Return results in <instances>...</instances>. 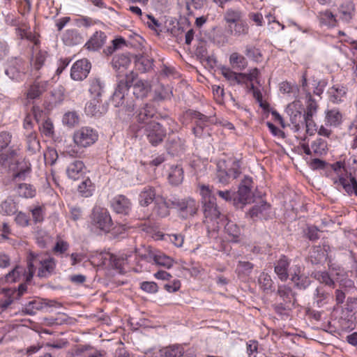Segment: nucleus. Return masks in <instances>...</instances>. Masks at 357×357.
I'll use <instances>...</instances> for the list:
<instances>
[{
  "label": "nucleus",
  "instance_id": "1a4fd4ad",
  "mask_svg": "<svg viewBox=\"0 0 357 357\" xmlns=\"http://www.w3.org/2000/svg\"><path fill=\"white\" fill-rule=\"evenodd\" d=\"M139 256L142 259H144L148 262L154 261L155 264L164 266L167 268H171L174 264V260L172 258L160 252H155L151 250H149L144 254H139Z\"/></svg>",
  "mask_w": 357,
  "mask_h": 357
},
{
  "label": "nucleus",
  "instance_id": "dca6fc26",
  "mask_svg": "<svg viewBox=\"0 0 357 357\" xmlns=\"http://www.w3.org/2000/svg\"><path fill=\"white\" fill-rule=\"evenodd\" d=\"M192 117L195 120L196 127L193 128V133L199 137L202 135L203 128L215 123V119L212 116H207L199 112H192Z\"/></svg>",
  "mask_w": 357,
  "mask_h": 357
},
{
  "label": "nucleus",
  "instance_id": "58836bf2",
  "mask_svg": "<svg viewBox=\"0 0 357 357\" xmlns=\"http://www.w3.org/2000/svg\"><path fill=\"white\" fill-rule=\"evenodd\" d=\"M153 211L158 216L162 218L166 217L169 215V206L164 197L158 195L156 201L155 202Z\"/></svg>",
  "mask_w": 357,
  "mask_h": 357
},
{
  "label": "nucleus",
  "instance_id": "13d9d810",
  "mask_svg": "<svg viewBox=\"0 0 357 357\" xmlns=\"http://www.w3.org/2000/svg\"><path fill=\"white\" fill-rule=\"evenodd\" d=\"M303 126H305L306 132L313 135L317 130L316 124L313 120V116H309L308 114H303Z\"/></svg>",
  "mask_w": 357,
  "mask_h": 357
},
{
  "label": "nucleus",
  "instance_id": "cd10ccee",
  "mask_svg": "<svg viewBox=\"0 0 357 357\" xmlns=\"http://www.w3.org/2000/svg\"><path fill=\"white\" fill-rule=\"evenodd\" d=\"M28 268L25 269L23 266H15L9 273L5 275V281L8 283H13L20 281L23 275L26 282Z\"/></svg>",
  "mask_w": 357,
  "mask_h": 357
},
{
  "label": "nucleus",
  "instance_id": "7ed1b4c3",
  "mask_svg": "<svg viewBox=\"0 0 357 357\" xmlns=\"http://www.w3.org/2000/svg\"><path fill=\"white\" fill-rule=\"evenodd\" d=\"M240 174L239 161L236 158L220 160L217 162L216 178L223 185L228 184L231 179L236 178Z\"/></svg>",
  "mask_w": 357,
  "mask_h": 357
},
{
  "label": "nucleus",
  "instance_id": "2f4dec72",
  "mask_svg": "<svg viewBox=\"0 0 357 357\" xmlns=\"http://www.w3.org/2000/svg\"><path fill=\"white\" fill-rule=\"evenodd\" d=\"M342 121V115L337 109L326 111L325 123L327 126L336 127Z\"/></svg>",
  "mask_w": 357,
  "mask_h": 357
},
{
  "label": "nucleus",
  "instance_id": "ea45409f",
  "mask_svg": "<svg viewBox=\"0 0 357 357\" xmlns=\"http://www.w3.org/2000/svg\"><path fill=\"white\" fill-rule=\"evenodd\" d=\"M327 254L321 247H314L310 252L309 259L312 264H317L326 259Z\"/></svg>",
  "mask_w": 357,
  "mask_h": 357
},
{
  "label": "nucleus",
  "instance_id": "052dcab7",
  "mask_svg": "<svg viewBox=\"0 0 357 357\" xmlns=\"http://www.w3.org/2000/svg\"><path fill=\"white\" fill-rule=\"evenodd\" d=\"M291 280L300 289H305L310 284V280L305 275L291 277Z\"/></svg>",
  "mask_w": 357,
  "mask_h": 357
},
{
  "label": "nucleus",
  "instance_id": "f704fd0d",
  "mask_svg": "<svg viewBox=\"0 0 357 357\" xmlns=\"http://www.w3.org/2000/svg\"><path fill=\"white\" fill-rule=\"evenodd\" d=\"M225 233L230 238V241L233 242H238L240 240L241 235V230L239 226L235 222L229 220L225 226Z\"/></svg>",
  "mask_w": 357,
  "mask_h": 357
},
{
  "label": "nucleus",
  "instance_id": "f03ea898",
  "mask_svg": "<svg viewBox=\"0 0 357 357\" xmlns=\"http://www.w3.org/2000/svg\"><path fill=\"white\" fill-rule=\"evenodd\" d=\"M26 261L28 262L26 282L32 280L36 266L38 265L40 266L38 271L39 278H48L54 272L56 268V260L50 256L29 252Z\"/></svg>",
  "mask_w": 357,
  "mask_h": 357
},
{
  "label": "nucleus",
  "instance_id": "4c0bfd02",
  "mask_svg": "<svg viewBox=\"0 0 357 357\" xmlns=\"http://www.w3.org/2000/svg\"><path fill=\"white\" fill-rule=\"evenodd\" d=\"M47 82H35L33 84H32L28 92L27 97L31 99H35L39 97L47 88Z\"/></svg>",
  "mask_w": 357,
  "mask_h": 357
},
{
  "label": "nucleus",
  "instance_id": "e433bc0d",
  "mask_svg": "<svg viewBox=\"0 0 357 357\" xmlns=\"http://www.w3.org/2000/svg\"><path fill=\"white\" fill-rule=\"evenodd\" d=\"M100 98H91V100L86 103L84 112L88 116H97L101 114L100 112Z\"/></svg>",
  "mask_w": 357,
  "mask_h": 357
},
{
  "label": "nucleus",
  "instance_id": "423d86ee",
  "mask_svg": "<svg viewBox=\"0 0 357 357\" xmlns=\"http://www.w3.org/2000/svg\"><path fill=\"white\" fill-rule=\"evenodd\" d=\"M91 224L98 229L108 232L112 226V220L107 209L100 206H95L90 217Z\"/></svg>",
  "mask_w": 357,
  "mask_h": 357
},
{
  "label": "nucleus",
  "instance_id": "4d7b16f0",
  "mask_svg": "<svg viewBox=\"0 0 357 357\" xmlns=\"http://www.w3.org/2000/svg\"><path fill=\"white\" fill-rule=\"evenodd\" d=\"M306 98L308 99L306 112L304 114H308L309 116H314L317 112L318 105L317 102L312 99L310 93H307Z\"/></svg>",
  "mask_w": 357,
  "mask_h": 357
},
{
  "label": "nucleus",
  "instance_id": "2eb2a0df",
  "mask_svg": "<svg viewBox=\"0 0 357 357\" xmlns=\"http://www.w3.org/2000/svg\"><path fill=\"white\" fill-rule=\"evenodd\" d=\"M252 180L250 177L246 176L242 181L239 185L238 190V202L242 204L243 207L244 205L249 204L252 201L251 197V183Z\"/></svg>",
  "mask_w": 357,
  "mask_h": 357
},
{
  "label": "nucleus",
  "instance_id": "49530a36",
  "mask_svg": "<svg viewBox=\"0 0 357 357\" xmlns=\"http://www.w3.org/2000/svg\"><path fill=\"white\" fill-rule=\"evenodd\" d=\"M183 179V171L179 166L172 167L169 174V181L172 185L180 184Z\"/></svg>",
  "mask_w": 357,
  "mask_h": 357
},
{
  "label": "nucleus",
  "instance_id": "680f3d73",
  "mask_svg": "<svg viewBox=\"0 0 357 357\" xmlns=\"http://www.w3.org/2000/svg\"><path fill=\"white\" fill-rule=\"evenodd\" d=\"M328 295L327 294H326L319 288H317L316 294L314 295V303H316L317 307H320L326 303V299L328 298Z\"/></svg>",
  "mask_w": 357,
  "mask_h": 357
},
{
  "label": "nucleus",
  "instance_id": "5701e85b",
  "mask_svg": "<svg viewBox=\"0 0 357 357\" xmlns=\"http://www.w3.org/2000/svg\"><path fill=\"white\" fill-rule=\"evenodd\" d=\"M155 188L150 185L144 187L139 194V203L142 206H147L157 199Z\"/></svg>",
  "mask_w": 357,
  "mask_h": 357
},
{
  "label": "nucleus",
  "instance_id": "8fccbe9b",
  "mask_svg": "<svg viewBox=\"0 0 357 357\" xmlns=\"http://www.w3.org/2000/svg\"><path fill=\"white\" fill-rule=\"evenodd\" d=\"M328 166L330 168V169H331L335 174V176H331V178H340L341 177H345L347 176V171L343 162L339 161L333 164L328 165Z\"/></svg>",
  "mask_w": 357,
  "mask_h": 357
},
{
  "label": "nucleus",
  "instance_id": "a19ab883",
  "mask_svg": "<svg viewBox=\"0 0 357 357\" xmlns=\"http://www.w3.org/2000/svg\"><path fill=\"white\" fill-rule=\"evenodd\" d=\"M75 354L80 357H105V352L92 350L89 346H82L75 351Z\"/></svg>",
  "mask_w": 357,
  "mask_h": 357
},
{
  "label": "nucleus",
  "instance_id": "37998d69",
  "mask_svg": "<svg viewBox=\"0 0 357 357\" xmlns=\"http://www.w3.org/2000/svg\"><path fill=\"white\" fill-rule=\"evenodd\" d=\"M77 190L82 197H89L93 195L95 185L89 178H86L78 185Z\"/></svg>",
  "mask_w": 357,
  "mask_h": 357
},
{
  "label": "nucleus",
  "instance_id": "aec40b11",
  "mask_svg": "<svg viewBox=\"0 0 357 357\" xmlns=\"http://www.w3.org/2000/svg\"><path fill=\"white\" fill-rule=\"evenodd\" d=\"M84 165L80 160H72L66 167L68 177L73 180H78L84 174Z\"/></svg>",
  "mask_w": 357,
  "mask_h": 357
},
{
  "label": "nucleus",
  "instance_id": "20e7f679",
  "mask_svg": "<svg viewBox=\"0 0 357 357\" xmlns=\"http://www.w3.org/2000/svg\"><path fill=\"white\" fill-rule=\"evenodd\" d=\"M200 194L202 197L204 213L206 222L216 221L220 218V212L216 204V199L212 189L208 185H202L200 188Z\"/></svg>",
  "mask_w": 357,
  "mask_h": 357
},
{
  "label": "nucleus",
  "instance_id": "6e6552de",
  "mask_svg": "<svg viewBox=\"0 0 357 357\" xmlns=\"http://www.w3.org/2000/svg\"><path fill=\"white\" fill-rule=\"evenodd\" d=\"M27 64L20 58H13L8 61L5 73L13 80L20 81L26 73Z\"/></svg>",
  "mask_w": 357,
  "mask_h": 357
},
{
  "label": "nucleus",
  "instance_id": "0eeeda50",
  "mask_svg": "<svg viewBox=\"0 0 357 357\" xmlns=\"http://www.w3.org/2000/svg\"><path fill=\"white\" fill-rule=\"evenodd\" d=\"M148 141L153 145L157 146L161 143L166 135V130L157 122H151L146 126H141Z\"/></svg>",
  "mask_w": 357,
  "mask_h": 357
},
{
  "label": "nucleus",
  "instance_id": "e2e57ef3",
  "mask_svg": "<svg viewBox=\"0 0 357 357\" xmlns=\"http://www.w3.org/2000/svg\"><path fill=\"white\" fill-rule=\"evenodd\" d=\"M40 132L47 137H52L54 134V126L50 119L45 120L40 126Z\"/></svg>",
  "mask_w": 357,
  "mask_h": 357
},
{
  "label": "nucleus",
  "instance_id": "a878e982",
  "mask_svg": "<svg viewBox=\"0 0 357 357\" xmlns=\"http://www.w3.org/2000/svg\"><path fill=\"white\" fill-rule=\"evenodd\" d=\"M289 261L285 256H282L275 265V273L282 281H286L289 278L288 268Z\"/></svg>",
  "mask_w": 357,
  "mask_h": 357
},
{
  "label": "nucleus",
  "instance_id": "09e8293b",
  "mask_svg": "<svg viewBox=\"0 0 357 357\" xmlns=\"http://www.w3.org/2000/svg\"><path fill=\"white\" fill-rule=\"evenodd\" d=\"M290 116V121L294 126V129L295 131H298L302 127H303V115L302 114V112L300 110L296 111H290L288 112Z\"/></svg>",
  "mask_w": 357,
  "mask_h": 357
},
{
  "label": "nucleus",
  "instance_id": "3c124183",
  "mask_svg": "<svg viewBox=\"0 0 357 357\" xmlns=\"http://www.w3.org/2000/svg\"><path fill=\"white\" fill-rule=\"evenodd\" d=\"M17 192L20 197L24 198H31L36 195L35 189L27 183H20L17 187Z\"/></svg>",
  "mask_w": 357,
  "mask_h": 357
},
{
  "label": "nucleus",
  "instance_id": "6e6d98bb",
  "mask_svg": "<svg viewBox=\"0 0 357 357\" xmlns=\"http://www.w3.org/2000/svg\"><path fill=\"white\" fill-rule=\"evenodd\" d=\"M62 121L63 124L73 127L79 123V116L75 112H68L63 115Z\"/></svg>",
  "mask_w": 357,
  "mask_h": 357
},
{
  "label": "nucleus",
  "instance_id": "a18cd8bd",
  "mask_svg": "<svg viewBox=\"0 0 357 357\" xmlns=\"http://www.w3.org/2000/svg\"><path fill=\"white\" fill-rule=\"evenodd\" d=\"M229 63L233 68L238 70H242L246 67L245 59L237 52H234L230 55Z\"/></svg>",
  "mask_w": 357,
  "mask_h": 357
},
{
  "label": "nucleus",
  "instance_id": "4468645a",
  "mask_svg": "<svg viewBox=\"0 0 357 357\" xmlns=\"http://www.w3.org/2000/svg\"><path fill=\"white\" fill-rule=\"evenodd\" d=\"M270 211V205L264 200L259 199L246 213V216L253 220L266 218Z\"/></svg>",
  "mask_w": 357,
  "mask_h": 357
},
{
  "label": "nucleus",
  "instance_id": "f257e3e1",
  "mask_svg": "<svg viewBox=\"0 0 357 357\" xmlns=\"http://www.w3.org/2000/svg\"><path fill=\"white\" fill-rule=\"evenodd\" d=\"M131 64V59L126 54L115 55L112 61V66L116 75V87L114 93V98L122 100L128 91L137 74L128 70Z\"/></svg>",
  "mask_w": 357,
  "mask_h": 357
},
{
  "label": "nucleus",
  "instance_id": "c85d7f7f",
  "mask_svg": "<svg viewBox=\"0 0 357 357\" xmlns=\"http://www.w3.org/2000/svg\"><path fill=\"white\" fill-rule=\"evenodd\" d=\"M328 93L329 100L333 103L338 104L343 101L347 94V89L343 86L335 85L328 89Z\"/></svg>",
  "mask_w": 357,
  "mask_h": 357
},
{
  "label": "nucleus",
  "instance_id": "603ef678",
  "mask_svg": "<svg viewBox=\"0 0 357 357\" xmlns=\"http://www.w3.org/2000/svg\"><path fill=\"white\" fill-rule=\"evenodd\" d=\"M29 211L35 223L41 222L44 220L45 211L44 206L36 205L30 208Z\"/></svg>",
  "mask_w": 357,
  "mask_h": 357
},
{
  "label": "nucleus",
  "instance_id": "b1692460",
  "mask_svg": "<svg viewBox=\"0 0 357 357\" xmlns=\"http://www.w3.org/2000/svg\"><path fill=\"white\" fill-rule=\"evenodd\" d=\"M106 40V35L104 32L96 31L90 39L85 44L89 50L96 51L101 48Z\"/></svg>",
  "mask_w": 357,
  "mask_h": 357
},
{
  "label": "nucleus",
  "instance_id": "473e14b6",
  "mask_svg": "<svg viewBox=\"0 0 357 357\" xmlns=\"http://www.w3.org/2000/svg\"><path fill=\"white\" fill-rule=\"evenodd\" d=\"M258 284L259 286V288L265 294H268L270 293H272L275 290L273 282L271 276L264 272H262L259 275L258 278Z\"/></svg>",
  "mask_w": 357,
  "mask_h": 357
},
{
  "label": "nucleus",
  "instance_id": "412c9836",
  "mask_svg": "<svg viewBox=\"0 0 357 357\" xmlns=\"http://www.w3.org/2000/svg\"><path fill=\"white\" fill-rule=\"evenodd\" d=\"M220 72L222 75L225 78V79L229 82V85L234 86L236 84H244V73H235L231 70L229 68L226 66H222L220 68Z\"/></svg>",
  "mask_w": 357,
  "mask_h": 357
},
{
  "label": "nucleus",
  "instance_id": "bb28decb",
  "mask_svg": "<svg viewBox=\"0 0 357 357\" xmlns=\"http://www.w3.org/2000/svg\"><path fill=\"white\" fill-rule=\"evenodd\" d=\"M62 40L66 45L74 46L83 42L82 36L76 29H68L62 35Z\"/></svg>",
  "mask_w": 357,
  "mask_h": 357
},
{
  "label": "nucleus",
  "instance_id": "4be33fe9",
  "mask_svg": "<svg viewBox=\"0 0 357 357\" xmlns=\"http://www.w3.org/2000/svg\"><path fill=\"white\" fill-rule=\"evenodd\" d=\"M133 95L137 98H146L151 90V84L148 80L137 79L132 84Z\"/></svg>",
  "mask_w": 357,
  "mask_h": 357
},
{
  "label": "nucleus",
  "instance_id": "bf43d9fd",
  "mask_svg": "<svg viewBox=\"0 0 357 357\" xmlns=\"http://www.w3.org/2000/svg\"><path fill=\"white\" fill-rule=\"evenodd\" d=\"M253 268L254 265L252 263L245 261H239L237 264L236 271L239 273L249 275Z\"/></svg>",
  "mask_w": 357,
  "mask_h": 357
},
{
  "label": "nucleus",
  "instance_id": "0e129e2a",
  "mask_svg": "<svg viewBox=\"0 0 357 357\" xmlns=\"http://www.w3.org/2000/svg\"><path fill=\"white\" fill-rule=\"evenodd\" d=\"M69 248V244L63 240L56 241L52 250L56 255L64 254Z\"/></svg>",
  "mask_w": 357,
  "mask_h": 357
},
{
  "label": "nucleus",
  "instance_id": "338daca9",
  "mask_svg": "<svg viewBox=\"0 0 357 357\" xmlns=\"http://www.w3.org/2000/svg\"><path fill=\"white\" fill-rule=\"evenodd\" d=\"M12 135L6 131L0 132V151L6 149L11 142Z\"/></svg>",
  "mask_w": 357,
  "mask_h": 357
},
{
  "label": "nucleus",
  "instance_id": "6ab92c4d",
  "mask_svg": "<svg viewBox=\"0 0 357 357\" xmlns=\"http://www.w3.org/2000/svg\"><path fill=\"white\" fill-rule=\"evenodd\" d=\"M155 114V109L153 106L149 104H145L142 107L139 109L137 112L136 119L137 121L142 126H146L151 122V119Z\"/></svg>",
  "mask_w": 357,
  "mask_h": 357
},
{
  "label": "nucleus",
  "instance_id": "f3484780",
  "mask_svg": "<svg viewBox=\"0 0 357 357\" xmlns=\"http://www.w3.org/2000/svg\"><path fill=\"white\" fill-rule=\"evenodd\" d=\"M177 206L179 208L181 217L184 219L193 216L198 209L197 203L195 199L191 198H188L178 202Z\"/></svg>",
  "mask_w": 357,
  "mask_h": 357
},
{
  "label": "nucleus",
  "instance_id": "79ce46f5",
  "mask_svg": "<svg viewBox=\"0 0 357 357\" xmlns=\"http://www.w3.org/2000/svg\"><path fill=\"white\" fill-rule=\"evenodd\" d=\"M248 31L249 26L245 20L238 24L230 25V27H227V32L234 36H245L248 33Z\"/></svg>",
  "mask_w": 357,
  "mask_h": 357
},
{
  "label": "nucleus",
  "instance_id": "c03bdc74",
  "mask_svg": "<svg viewBox=\"0 0 357 357\" xmlns=\"http://www.w3.org/2000/svg\"><path fill=\"white\" fill-rule=\"evenodd\" d=\"M137 253V250L136 249L130 250L121 254L118 257L112 256V259L116 267L120 268L122 265L129 263L130 261V258L132 257L133 254L136 255Z\"/></svg>",
  "mask_w": 357,
  "mask_h": 357
},
{
  "label": "nucleus",
  "instance_id": "69168bd1",
  "mask_svg": "<svg viewBox=\"0 0 357 357\" xmlns=\"http://www.w3.org/2000/svg\"><path fill=\"white\" fill-rule=\"evenodd\" d=\"M140 288L144 291L149 294H154L158 291V287L157 284L154 282H142L140 284Z\"/></svg>",
  "mask_w": 357,
  "mask_h": 357
},
{
  "label": "nucleus",
  "instance_id": "c756f323",
  "mask_svg": "<svg viewBox=\"0 0 357 357\" xmlns=\"http://www.w3.org/2000/svg\"><path fill=\"white\" fill-rule=\"evenodd\" d=\"M105 84L99 78H91L89 80V92L91 98H100L104 92Z\"/></svg>",
  "mask_w": 357,
  "mask_h": 357
},
{
  "label": "nucleus",
  "instance_id": "de8ad7c7",
  "mask_svg": "<svg viewBox=\"0 0 357 357\" xmlns=\"http://www.w3.org/2000/svg\"><path fill=\"white\" fill-rule=\"evenodd\" d=\"M245 14L243 11L239 8H227L223 15V20L227 23L230 21L237 20L239 17H244Z\"/></svg>",
  "mask_w": 357,
  "mask_h": 357
},
{
  "label": "nucleus",
  "instance_id": "774afa93",
  "mask_svg": "<svg viewBox=\"0 0 357 357\" xmlns=\"http://www.w3.org/2000/svg\"><path fill=\"white\" fill-rule=\"evenodd\" d=\"M248 357H257L258 342L255 340H250L246 344Z\"/></svg>",
  "mask_w": 357,
  "mask_h": 357
},
{
  "label": "nucleus",
  "instance_id": "39448f33",
  "mask_svg": "<svg viewBox=\"0 0 357 357\" xmlns=\"http://www.w3.org/2000/svg\"><path fill=\"white\" fill-rule=\"evenodd\" d=\"M98 133L96 130L83 126L76 130L73 136V142L78 148H87L96 142Z\"/></svg>",
  "mask_w": 357,
  "mask_h": 357
},
{
  "label": "nucleus",
  "instance_id": "7c9ffc66",
  "mask_svg": "<svg viewBox=\"0 0 357 357\" xmlns=\"http://www.w3.org/2000/svg\"><path fill=\"white\" fill-rule=\"evenodd\" d=\"M277 294L284 303L293 307L294 306L296 298L291 287L286 285H280L278 287Z\"/></svg>",
  "mask_w": 357,
  "mask_h": 357
},
{
  "label": "nucleus",
  "instance_id": "ddd939ff",
  "mask_svg": "<svg viewBox=\"0 0 357 357\" xmlns=\"http://www.w3.org/2000/svg\"><path fill=\"white\" fill-rule=\"evenodd\" d=\"M332 181L337 189L342 188L349 195L357 196V181L351 174L349 178L347 176L340 178H332Z\"/></svg>",
  "mask_w": 357,
  "mask_h": 357
},
{
  "label": "nucleus",
  "instance_id": "9d476101",
  "mask_svg": "<svg viewBox=\"0 0 357 357\" xmlns=\"http://www.w3.org/2000/svg\"><path fill=\"white\" fill-rule=\"evenodd\" d=\"M301 148L306 155H309L323 156L328 151L327 142L321 138L314 140L310 146L306 143H302L301 144Z\"/></svg>",
  "mask_w": 357,
  "mask_h": 357
},
{
  "label": "nucleus",
  "instance_id": "5fc2aeb1",
  "mask_svg": "<svg viewBox=\"0 0 357 357\" xmlns=\"http://www.w3.org/2000/svg\"><path fill=\"white\" fill-rule=\"evenodd\" d=\"M27 149L31 152H36L40 149V143L34 132H30L26 134Z\"/></svg>",
  "mask_w": 357,
  "mask_h": 357
},
{
  "label": "nucleus",
  "instance_id": "393cba45",
  "mask_svg": "<svg viewBox=\"0 0 357 357\" xmlns=\"http://www.w3.org/2000/svg\"><path fill=\"white\" fill-rule=\"evenodd\" d=\"M355 5L351 1L342 3L338 9L339 20L345 23H349L354 16Z\"/></svg>",
  "mask_w": 357,
  "mask_h": 357
},
{
  "label": "nucleus",
  "instance_id": "c9c22d12",
  "mask_svg": "<svg viewBox=\"0 0 357 357\" xmlns=\"http://www.w3.org/2000/svg\"><path fill=\"white\" fill-rule=\"evenodd\" d=\"M17 211V204L11 197H8L0 204V213L3 215H12Z\"/></svg>",
  "mask_w": 357,
  "mask_h": 357
},
{
  "label": "nucleus",
  "instance_id": "9b49d317",
  "mask_svg": "<svg viewBox=\"0 0 357 357\" xmlns=\"http://www.w3.org/2000/svg\"><path fill=\"white\" fill-rule=\"evenodd\" d=\"M132 204L128 198L124 195H119L110 201V206L116 214L127 215L131 211Z\"/></svg>",
  "mask_w": 357,
  "mask_h": 357
},
{
  "label": "nucleus",
  "instance_id": "72a5a7b5",
  "mask_svg": "<svg viewBox=\"0 0 357 357\" xmlns=\"http://www.w3.org/2000/svg\"><path fill=\"white\" fill-rule=\"evenodd\" d=\"M317 17L322 26L333 27L337 25V20L333 13L329 10L319 12Z\"/></svg>",
  "mask_w": 357,
  "mask_h": 357
},
{
  "label": "nucleus",
  "instance_id": "864d4df0",
  "mask_svg": "<svg viewBox=\"0 0 357 357\" xmlns=\"http://www.w3.org/2000/svg\"><path fill=\"white\" fill-rule=\"evenodd\" d=\"M312 276L319 282L325 284L329 287H333L335 282L326 271H315L312 273Z\"/></svg>",
  "mask_w": 357,
  "mask_h": 357
},
{
  "label": "nucleus",
  "instance_id": "a211bd4d",
  "mask_svg": "<svg viewBox=\"0 0 357 357\" xmlns=\"http://www.w3.org/2000/svg\"><path fill=\"white\" fill-rule=\"evenodd\" d=\"M184 348L181 344H172L155 351L151 357H182Z\"/></svg>",
  "mask_w": 357,
  "mask_h": 357
},
{
  "label": "nucleus",
  "instance_id": "f8f14e48",
  "mask_svg": "<svg viewBox=\"0 0 357 357\" xmlns=\"http://www.w3.org/2000/svg\"><path fill=\"white\" fill-rule=\"evenodd\" d=\"M90 69L91 63L87 59L78 60L71 68L70 77L75 81H82L88 76Z\"/></svg>",
  "mask_w": 357,
  "mask_h": 357
}]
</instances>
